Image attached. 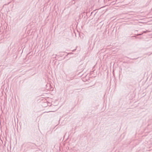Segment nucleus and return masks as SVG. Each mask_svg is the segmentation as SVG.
<instances>
[{
  "label": "nucleus",
  "instance_id": "nucleus-1",
  "mask_svg": "<svg viewBox=\"0 0 152 152\" xmlns=\"http://www.w3.org/2000/svg\"><path fill=\"white\" fill-rule=\"evenodd\" d=\"M143 34V33H142V34H137V36H140V35H141L142 34Z\"/></svg>",
  "mask_w": 152,
  "mask_h": 152
},
{
  "label": "nucleus",
  "instance_id": "nucleus-2",
  "mask_svg": "<svg viewBox=\"0 0 152 152\" xmlns=\"http://www.w3.org/2000/svg\"><path fill=\"white\" fill-rule=\"evenodd\" d=\"M147 31H144L142 33H146V32H147Z\"/></svg>",
  "mask_w": 152,
  "mask_h": 152
},
{
  "label": "nucleus",
  "instance_id": "nucleus-3",
  "mask_svg": "<svg viewBox=\"0 0 152 152\" xmlns=\"http://www.w3.org/2000/svg\"><path fill=\"white\" fill-rule=\"evenodd\" d=\"M132 37H135L136 38V37L135 36H132Z\"/></svg>",
  "mask_w": 152,
  "mask_h": 152
},
{
  "label": "nucleus",
  "instance_id": "nucleus-4",
  "mask_svg": "<svg viewBox=\"0 0 152 152\" xmlns=\"http://www.w3.org/2000/svg\"><path fill=\"white\" fill-rule=\"evenodd\" d=\"M151 54H152V53H151Z\"/></svg>",
  "mask_w": 152,
  "mask_h": 152
}]
</instances>
